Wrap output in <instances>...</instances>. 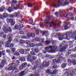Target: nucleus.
<instances>
[{"label":"nucleus","instance_id":"f257e3e1","mask_svg":"<svg viewBox=\"0 0 76 76\" xmlns=\"http://www.w3.org/2000/svg\"><path fill=\"white\" fill-rule=\"evenodd\" d=\"M46 21V24L48 26H49V27H51L52 26L53 28H56L57 26H56V24L53 22H52L51 23L47 22H48V20L46 19L45 20V21Z\"/></svg>","mask_w":76,"mask_h":76},{"label":"nucleus","instance_id":"f03ea898","mask_svg":"<svg viewBox=\"0 0 76 76\" xmlns=\"http://www.w3.org/2000/svg\"><path fill=\"white\" fill-rule=\"evenodd\" d=\"M49 65V62H43L42 64L40 65L39 68L40 69H43L44 67H48Z\"/></svg>","mask_w":76,"mask_h":76},{"label":"nucleus","instance_id":"7ed1b4c3","mask_svg":"<svg viewBox=\"0 0 76 76\" xmlns=\"http://www.w3.org/2000/svg\"><path fill=\"white\" fill-rule=\"evenodd\" d=\"M68 35L69 37H71L72 38H75V40L76 39V34L75 32L69 31L68 32Z\"/></svg>","mask_w":76,"mask_h":76},{"label":"nucleus","instance_id":"20e7f679","mask_svg":"<svg viewBox=\"0 0 76 76\" xmlns=\"http://www.w3.org/2000/svg\"><path fill=\"white\" fill-rule=\"evenodd\" d=\"M58 4H54L53 5H52V6H53L54 7H56V8H57V7H60L61 6H63V5L61 4V3H62V0H58Z\"/></svg>","mask_w":76,"mask_h":76},{"label":"nucleus","instance_id":"39448f33","mask_svg":"<svg viewBox=\"0 0 76 76\" xmlns=\"http://www.w3.org/2000/svg\"><path fill=\"white\" fill-rule=\"evenodd\" d=\"M68 35H69V33H66L65 34H64L62 35L63 39H66L67 40H69L70 39V37H69V36L67 37Z\"/></svg>","mask_w":76,"mask_h":76},{"label":"nucleus","instance_id":"423d86ee","mask_svg":"<svg viewBox=\"0 0 76 76\" xmlns=\"http://www.w3.org/2000/svg\"><path fill=\"white\" fill-rule=\"evenodd\" d=\"M57 46L56 45L53 46V47L52 46L51 50L49 51V53H55L56 52L55 50L57 49Z\"/></svg>","mask_w":76,"mask_h":76},{"label":"nucleus","instance_id":"0eeeda50","mask_svg":"<svg viewBox=\"0 0 76 76\" xmlns=\"http://www.w3.org/2000/svg\"><path fill=\"white\" fill-rule=\"evenodd\" d=\"M9 67L7 68V70L9 71H10V70H11L14 71V70H15L16 69V68L15 67H13L12 68V66L11 65H9Z\"/></svg>","mask_w":76,"mask_h":76},{"label":"nucleus","instance_id":"6e6552de","mask_svg":"<svg viewBox=\"0 0 76 76\" xmlns=\"http://www.w3.org/2000/svg\"><path fill=\"white\" fill-rule=\"evenodd\" d=\"M64 75L66 76H72V71H70V72H66L64 73Z\"/></svg>","mask_w":76,"mask_h":76},{"label":"nucleus","instance_id":"1a4fd4ad","mask_svg":"<svg viewBox=\"0 0 76 76\" xmlns=\"http://www.w3.org/2000/svg\"><path fill=\"white\" fill-rule=\"evenodd\" d=\"M31 57L32 56L31 55H28L27 60L28 61H30L31 63L32 64H34V61H32V60H31Z\"/></svg>","mask_w":76,"mask_h":76},{"label":"nucleus","instance_id":"9d476101","mask_svg":"<svg viewBox=\"0 0 76 76\" xmlns=\"http://www.w3.org/2000/svg\"><path fill=\"white\" fill-rule=\"evenodd\" d=\"M8 16V15L7 14L4 13L3 15H0V18L1 19H3L5 18H7Z\"/></svg>","mask_w":76,"mask_h":76},{"label":"nucleus","instance_id":"9b49d317","mask_svg":"<svg viewBox=\"0 0 76 76\" xmlns=\"http://www.w3.org/2000/svg\"><path fill=\"white\" fill-rule=\"evenodd\" d=\"M56 58L57 59V61L58 62L60 61H61V60H62V59H63L62 57L60 55H57L56 56Z\"/></svg>","mask_w":76,"mask_h":76},{"label":"nucleus","instance_id":"f8f14e48","mask_svg":"<svg viewBox=\"0 0 76 76\" xmlns=\"http://www.w3.org/2000/svg\"><path fill=\"white\" fill-rule=\"evenodd\" d=\"M12 4H11V7L12 9H14L15 7V6H14V4H15L16 3V0H13L12 1Z\"/></svg>","mask_w":76,"mask_h":76},{"label":"nucleus","instance_id":"ddd939ff","mask_svg":"<svg viewBox=\"0 0 76 76\" xmlns=\"http://www.w3.org/2000/svg\"><path fill=\"white\" fill-rule=\"evenodd\" d=\"M13 35L12 34H8L7 35L8 38H9L8 39V41L10 42L12 41V36Z\"/></svg>","mask_w":76,"mask_h":76},{"label":"nucleus","instance_id":"4468645a","mask_svg":"<svg viewBox=\"0 0 76 76\" xmlns=\"http://www.w3.org/2000/svg\"><path fill=\"white\" fill-rule=\"evenodd\" d=\"M72 76H75L76 75V69H73L71 71Z\"/></svg>","mask_w":76,"mask_h":76},{"label":"nucleus","instance_id":"2eb2a0df","mask_svg":"<svg viewBox=\"0 0 76 76\" xmlns=\"http://www.w3.org/2000/svg\"><path fill=\"white\" fill-rule=\"evenodd\" d=\"M9 22L10 23H11V26H13L15 24V21L13 20L12 19H10L9 20Z\"/></svg>","mask_w":76,"mask_h":76},{"label":"nucleus","instance_id":"dca6fc26","mask_svg":"<svg viewBox=\"0 0 76 76\" xmlns=\"http://www.w3.org/2000/svg\"><path fill=\"white\" fill-rule=\"evenodd\" d=\"M58 73V71L56 69L54 70L53 72V74H52V76H56V73Z\"/></svg>","mask_w":76,"mask_h":76},{"label":"nucleus","instance_id":"f3484780","mask_svg":"<svg viewBox=\"0 0 76 76\" xmlns=\"http://www.w3.org/2000/svg\"><path fill=\"white\" fill-rule=\"evenodd\" d=\"M1 54H2L3 56H5L6 53H5V51H0V58L1 57Z\"/></svg>","mask_w":76,"mask_h":76},{"label":"nucleus","instance_id":"a211bd4d","mask_svg":"<svg viewBox=\"0 0 76 76\" xmlns=\"http://www.w3.org/2000/svg\"><path fill=\"white\" fill-rule=\"evenodd\" d=\"M67 48V46H65L60 50V51H63Z\"/></svg>","mask_w":76,"mask_h":76},{"label":"nucleus","instance_id":"6ab92c4d","mask_svg":"<svg viewBox=\"0 0 76 76\" xmlns=\"http://www.w3.org/2000/svg\"><path fill=\"white\" fill-rule=\"evenodd\" d=\"M58 35L59 36V37L58 38L59 40H60V41L63 40V36H60V34L58 33Z\"/></svg>","mask_w":76,"mask_h":76},{"label":"nucleus","instance_id":"aec40b11","mask_svg":"<svg viewBox=\"0 0 76 76\" xmlns=\"http://www.w3.org/2000/svg\"><path fill=\"white\" fill-rule=\"evenodd\" d=\"M53 61L52 64H53V65L54 64H56V63L57 62H58L57 61V59L56 60V59H53Z\"/></svg>","mask_w":76,"mask_h":76},{"label":"nucleus","instance_id":"412c9836","mask_svg":"<svg viewBox=\"0 0 76 76\" xmlns=\"http://www.w3.org/2000/svg\"><path fill=\"white\" fill-rule=\"evenodd\" d=\"M50 48L51 50L52 49V46H49V47H47L45 48V49L46 50H48Z\"/></svg>","mask_w":76,"mask_h":76},{"label":"nucleus","instance_id":"4be33fe9","mask_svg":"<svg viewBox=\"0 0 76 76\" xmlns=\"http://www.w3.org/2000/svg\"><path fill=\"white\" fill-rule=\"evenodd\" d=\"M46 72L49 75H51L52 73L51 72V70L50 69H48L46 71Z\"/></svg>","mask_w":76,"mask_h":76},{"label":"nucleus","instance_id":"5701e85b","mask_svg":"<svg viewBox=\"0 0 76 76\" xmlns=\"http://www.w3.org/2000/svg\"><path fill=\"white\" fill-rule=\"evenodd\" d=\"M25 51L23 49H20L19 51V53L20 54H23V53H24Z\"/></svg>","mask_w":76,"mask_h":76},{"label":"nucleus","instance_id":"b1692460","mask_svg":"<svg viewBox=\"0 0 76 76\" xmlns=\"http://www.w3.org/2000/svg\"><path fill=\"white\" fill-rule=\"evenodd\" d=\"M6 46L7 47H10V43L7 42H6Z\"/></svg>","mask_w":76,"mask_h":76},{"label":"nucleus","instance_id":"393cba45","mask_svg":"<svg viewBox=\"0 0 76 76\" xmlns=\"http://www.w3.org/2000/svg\"><path fill=\"white\" fill-rule=\"evenodd\" d=\"M14 17H18L19 15V13H16L15 12L13 14Z\"/></svg>","mask_w":76,"mask_h":76},{"label":"nucleus","instance_id":"a878e982","mask_svg":"<svg viewBox=\"0 0 76 76\" xmlns=\"http://www.w3.org/2000/svg\"><path fill=\"white\" fill-rule=\"evenodd\" d=\"M13 55L15 56H19L20 55V54L19 53L16 51H15L13 54Z\"/></svg>","mask_w":76,"mask_h":76},{"label":"nucleus","instance_id":"bb28decb","mask_svg":"<svg viewBox=\"0 0 76 76\" xmlns=\"http://www.w3.org/2000/svg\"><path fill=\"white\" fill-rule=\"evenodd\" d=\"M3 29L5 33H7V29L5 28V27H3Z\"/></svg>","mask_w":76,"mask_h":76},{"label":"nucleus","instance_id":"cd10ccee","mask_svg":"<svg viewBox=\"0 0 76 76\" xmlns=\"http://www.w3.org/2000/svg\"><path fill=\"white\" fill-rule=\"evenodd\" d=\"M66 65L65 63H63L62 65H61V67L62 68V69H64L65 67H66Z\"/></svg>","mask_w":76,"mask_h":76},{"label":"nucleus","instance_id":"c85d7f7f","mask_svg":"<svg viewBox=\"0 0 76 76\" xmlns=\"http://www.w3.org/2000/svg\"><path fill=\"white\" fill-rule=\"evenodd\" d=\"M24 67H26V66H27V63H26L25 62L24 63H23V64H22L21 65Z\"/></svg>","mask_w":76,"mask_h":76},{"label":"nucleus","instance_id":"c756f323","mask_svg":"<svg viewBox=\"0 0 76 76\" xmlns=\"http://www.w3.org/2000/svg\"><path fill=\"white\" fill-rule=\"evenodd\" d=\"M42 45V44H41V43H37V44H36L35 46L36 47H38L39 46H41V45Z\"/></svg>","mask_w":76,"mask_h":76},{"label":"nucleus","instance_id":"7c9ffc66","mask_svg":"<svg viewBox=\"0 0 76 76\" xmlns=\"http://www.w3.org/2000/svg\"><path fill=\"white\" fill-rule=\"evenodd\" d=\"M23 68H24V67L22 65H20L19 67V69L20 70H22Z\"/></svg>","mask_w":76,"mask_h":76},{"label":"nucleus","instance_id":"2f4dec72","mask_svg":"<svg viewBox=\"0 0 76 76\" xmlns=\"http://www.w3.org/2000/svg\"><path fill=\"white\" fill-rule=\"evenodd\" d=\"M76 60H75L74 59H73L72 63L74 65H75L76 64Z\"/></svg>","mask_w":76,"mask_h":76},{"label":"nucleus","instance_id":"473e14b6","mask_svg":"<svg viewBox=\"0 0 76 76\" xmlns=\"http://www.w3.org/2000/svg\"><path fill=\"white\" fill-rule=\"evenodd\" d=\"M20 60L21 61H25V58H21Z\"/></svg>","mask_w":76,"mask_h":76},{"label":"nucleus","instance_id":"72a5a7b5","mask_svg":"<svg viewBox=\"0 0 76 76\" xmlns=\"http://www.w3.org/2000/svg\"><path fill=\"white\" fill-rule=\"evenodd\" d=\"M7 32H12V28L9 27L7 28Z\"/></svg>","mask_w":76,"mask_h":76},{"label":"nucleus","instance_id":"f704fd0d","mask_svg":"<svg viewBox=\"0 0 76 76\" xmlns=\"http://www.w3.org/2000/svg\"><path fill=\"white\" fill-rule=\"evenodd\" d=\"M34 40L36 41H40V39L38 37H36L34 38Z\"/></svg>","mask_w":76,"mask_h":76},{"label":"nucleus","instance_id":"c9c22d12","mask_svg":"<svg viewBox=\"0 0 76 76\" xmlns=\"http://www.w3.org/2000/svg\"><path fill=\"white\" fill-rule=\"evenodd\" d=\"M35 53H39V49H38V48H36L35 50Z\"/></svg>","mask_w":76,"mask_h":76},{"label":"nucleus","instance_id":"e433bc0d","mask_svg":"<svg viewBox=\"0 0 76 76\" xmlns=\"http://www.w3.org/2000/svg\"><path fill=\"white\" fill-rule=\"evenodd\" d=\"M8 11L9 12V13H10L11 12V11H12V8L9 7L8 8Z\"/></svg>","mask_w":76,"mask_h":76},{"label":"nucleus","instance_id":"4c0bfd02","mask_svg":"<svg viewBox=\"0 0 76 76\" xmlns=\"http://www.w3.org/2000/svg\"><path fill=\"white\" fill-rule=\"evenodd\" d=\"M4 35V33L3 32H1L0 34V37H3Z\"/></svg>","mask_w":76,"mask_h":76},{"label":"nucleus","instance_id":"58836bf2","mask_svg":"<svg viewBox=\"0 0 76 76\" xmlns=\"http://www.w3.org/2000/svg\"><path fill=\"white\" fill-rule=\"evenodd\" d=\"M27 35L28 38H30V37H31V34L28 33L27 34Z\"/></svg>","mask_w":76,"mask_h":76},{"label":"nucleus","instance_id":"ea45409f","mask_svg":"<svg viewBox=\"0 0 76 76\" xmlns=\"http://www.w3.org/2000/svg\"><path fill=\"white\" fill-rule=\"evenodd\" d=\"M29 46L31 47H34L35 46V45L33 43H31L29 45Z\"/></svg>","mask_w":76,"mask_h":76},{"label":"nucleus","instance_id":"a19ab883","mask_svg":"<svg viewBox=\"0 0 76 76\" xmlns=\"http://www.w3.org/2000/svg\"><path fill=\"white\" fill-rule=\"evenodd\" d=\"M14 28H15V29H19V26H18V25H15L14 27Z\"/></svg>","mask_w":76,"mask_h":76},{"label":"nucleus","instance_id":"79ce46f5","mask_svg":"<svg viewBox=\"0 0 76 76\" xmlns=\"http://www.w3.org/2000/svg\"><path fill=\"white\" fill-rule=\"evenodd\" d=\"M45 42L46 44H50V43H51V42H50V41H48L47 40L46 41H45Z\"/></svg>","mask_w":76,"mask_h":76},{"label":"nucleus","instance_id":"37998d69","mask_svg":"<svg viewBox=\"0 0 76 76\" xmlns=\"http://www.w3.org/2000/svg\"><path fill=\"white\" fill-rule=\"evenodd\" d=\"M5 63H6V61H4V60H2L1 62V64H2L4 65Z\"/></svg>","mask_w":76,"mask_h":76},{"label":"nucleus","instance_id":"c03bdc74","mask_svg":"<svg viewBox=\"0 0 76 76\" xmlns=\"http://www.w3.org/2000/svg\"><path fill=\"white\" fill-rule=\"evenodd\" d=\"M13 42H18V39H15L13 40Z\"/></svg>","mask_w":76,"mask_h":76},{"label":"nucleus","instance_id":"a18cd8bd","mask_svg":"<svg viewBox=\"0 0 76 76\" xmlns=\"http://www.w3.org/2000/svg\"><path fill=\"white\" fill-rule=\"evenodd\" d=\"M16 50V49L15 48H13L11 49V51L12 53H14Z\"/></svg>","mask_w":76,"mask_h":76},{"label":"nucleus","instance_id":"49530a36","mask_svg":"<svg viewBox=\"0 0 76 76\" xmlns=\"http://www.w3.org/2000/svg\"><path fill=\"white\" fill-rule=\"evenodd\" d=\"M30 53L31 54V55H33V56H35V55H36L35 53L33 51L30 52Z\"/></svg>","mask_w":76,"mask_h":76},{"label":"nucleus","instance_id":"de8ad7c7","mask_svg":"<svg viewBox=\"0 0 76 76\" xmlns=\"http://www.w3.org/2000/svg\"><path fill=\"white\" fill-rule=\"evenodd\" d=\"M34 4H32L31 3H28V5L30 7H32V5H34Z\"/></svg>","mask_w":76,"mask_h":76},{"label":"nucleus","instance_id":"09e8293b","mask_svg":"<svg viewBox=\"0 0 76 76\" xmlns=\"http://www.w3.org/2000/svg\"><path fill=\"white\" fill-rule=\"evenodd\" d=\"M20 44H23V43L25 42V41L23 40H20Z\"/></svg>","mask_w":76,"mask_h":76},{"label":"nucleus","instance_id":"8fccbe9b","mask_svg":"<svg viewBox=\"0 0 76 76\" xmlns=\"http://www.w3.org/2000/svg\"><path fill=\"white\" fill-rule=\"evenodd\" d=\"M31 37H32V38H34L35 37V34L32 33H31Z\"/></svg>","mask_w":76,"mask_h":76},{"label":"nucleus","instance_id":"3c124183","mask_svg":"<svg viewBox=\"0 0 76 76\" xmlns=\"http://www.w3.org/2000/svg\"><path fill=\"white\" fill-rule=\"evenodd\" d=\"M4 67V65L2 64H0V68H3Z\"/></svg>","mask_w":76,"mask_h":76},{"label":"nucleus","instance_id":"603ef678","mask_svg":"<svg viewBox=\"0 0 76 76\" xmlns=\"http://www.w3.org/2000/svg\"><path fill=\"white\" fill-rule=\"evenodd\" d=\"M39 73V70H36L35 72V74L38 75V73Z\"/></svg>","mask_w":76,"mask_h":76},{"label":"nucleus","instance_id":"864d4df0","mask_svg":"<svg viewBox=\"0 0 76 76\" xmlns=\"http://www.w3.org/2000/svg\"><path fill=\"white\" fill-rule=\"evenodd\" d=\"M64 18H66L68 16V14H65L64 15Z\"/></svg>","mask_w":76,"mask_h":76},{"label":"nucleus","instance_id":"5fc2aeb1","mask_svg":"<svg viewBox=\"0 0 76 76\" xmlns=\"http://www.w3.org/2000/svg\"><path fill=\"white\" fill-rule=\"evenodd\" d=\"M10 16L11 17V18H14V14H10Z\"/></svg>","mask_w":76,"mask_h":76},{"label":"nucleus","instance_id":"6e6d98bb","mask_svg":"<svg viewBox=\"0 0 76 76\" xmlns=\"http://www.w3.org/2000/svg\"><path fill=\"white\" fill-rule=\"evenodd\" d=\"M67 2V3H69V2H70V0H66L65 1V3H66Z\"/></svg>","mask_w":76,"mask_h":76},{"label":"nucleus","instance_id":"4d7b16f0","mask_svg":"<svg viewBox=\"0 0 76 76\" xmlns=\"http://www.w3.org/2000/svg\"><path fill=\"white\" fill-rule=\"evenodd\" d=\"M37 69L36 66H34L32 68L33 70H35Z\"/></svg>","mask_w":76,"mask_h":76},{"label":"nucleus","instance_id":"13d9d810","mask_svg":"<svg viewBox=\"0 0 76 76\" xmlns=\"http://www.w3.org/2000/svg\"><path fill=\"white\" fill-rule=\"evenodd\" d=\"M38 56H39V57H42V53H39L38 54Z\"/></svg>","mask_w":76,"mask_h":76},{"label":"nucleus","instance_id":"bf43d9fd","mask_svg":"<svg viewBox=\"0 0 76 76\" xmlns=\"http://www.w3.org/2000/svg\"><path fill=\"white\" fill-rule=\"evenodd\" d=\"M20 27L21 28H23V24H20Z\"/></svg>","mask_w":76,"mask_h":76},{"label":"nucleus","instance_id":"052dcab7","mask_svg":"<svg viewBox=\"0 0 76 76\" xmlns=\"http://www.w3.org/2000/svg\"><path fill=\"white\" fill-rule=\"evenodd\" d=\"M68 27L67 26H65L64 27V28L66 30H67V29H68Z\"/></svg>","mask_w":76,"mask_h":76},{"label":"nucleus","instance_id":"680f3d73","mask_svg":"<svg viewBox=\"0 0 76 76\" xmlns=\"http://www.w3.org/2000/svg\"><path fill=\"white\" fill-rule=\"evenodd\" d=\"M55 64L53 66V69H56V68H57V66L55 65Z\"/></svg>","mask_w":76,"mask_h":76},{"label":"nucleus","instance_id":"e2e57ef3","mask_svg":"<svg viewBox=\"0 0 76 76\" xmlns=\"http://www.w3.org/2000/svg\"><path fill=\"white\" fill-rule=\"evenodd\" d=\"M69 46L70 48H72V47H73V45L70 44L69 45Z\"/></svg>","mask_w":76,"mask_h":76},{"label":"nucleus","instance_id":"0e129e2a","mask_svg":"<svg viewBox=\"0 0 76 76\" xmlns=\"http://www.w3.org/2000/svg\"><path fill=\"white\" fill-rule=\"evenodd\" d=\"M40 41H41V42H44V39H41L40 40Z\"/></svg>","mask_w":76,"mask_h":76},{"label":"nucleus","instance_id":"69168bd1","mask_svg":"<svg viewBox=\"0 0 76 76\" xmlns=\"http://www.w3.org/2000/svg\"><path fill=\"white\" fill-rule=\"evenodd\" d=\"M13 44L12 43L11 44V45H10V47H12H12H13Z\"/></svg>","mask_w":76,"mask_h":76},{"label":"nucleus","instance_id":"338daca9","mask_svg":"<svg viewBox=\"0 0 76 76\" xmlns=\"http://www.w3.org/2000/svg\"><path fill=\"white\" fill-rule=\"evenodd\" d=\"M19 61L18 60H17L15 61V63L16 64H19Z\"/></svg>","mask_w":76,"mask_h":76},{"label":"nucleus","instance_id":"774afa93","mask_svg":"<svg viewBox=\"0 0 76 76\" xmlns=\"http://www.w3.org/2000/svg\"><path fill=\"white\" fill-rule=\"evenodd\" d=\"M40 65H39V64H37L36 65V66H36V67H39V66H40Z\"/></svg>","mask_w":76,"mask_h":76}]
</instances>
